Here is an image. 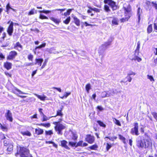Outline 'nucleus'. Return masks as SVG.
Wrapping results in <instances>:
<instances>
[{
	"label": "nucleus",
	"mask_w": 157,
	"mask_h": 157,
	"mask_svg": "<svg viewBox=\"0 0 157 157\" xmlns=\"http://www.w3.org/2000/svg\"><path fill=\"white\" fill-rule=\"evenodd\" d=\"M73 19L74 20V23L76 25L78 26H79L80 25V21L75 16L73 17Z\"/></svg>",
	"instance_id": "obj_22"
},
{
	"label": "nucleus",
	"mask_w": 157,
	"mask_h": 157,
	"mask_svg": "<svg viewBox=\"0 0 157 157\" xmlns=\"http://www.w3.org/2000/svg\"><path fill=\"white\" fill-rule=\"evenodd\" d=\"M142 10L141 9L140 7H139L137 10V15L138 16V21L137 23L138 24L140 23V16L141 13H142Z\"/></svg>",
	"instance_id": "obj_12"
},
{
	"label": "nucleus",
	"mask_w": 157,
	"mask_h": 157,
	"mask_svg": "<svg viewBox=\"0 0 157 157\" xmlns=\"http://www.w3.org/2000/svg\"><path fill=\"white\" fill-rule=\"evenodd\" d=\"M8 147L7 149V150L10 152L11 151L13 150V145L11 144H10L8 146Z\"/></svg>",
	"instance_id": "obj_34"
},
{
	"label": "nucleus",
	"mask_w": 157,
	"mask_h": 157,
	"mask_svg": "<svg viewBox=\"0 0 157 157\" xmlns=\"http://www.w3.org/2000/svg\"><path fill=\"white\" fill-rule=\"evenodd\" d=\"M19 154L21 157H33L28 149L24 147H20Z\"/></svg>",
	"instance_id": "obj_4"
},
{
	"label": "nucleus",
	"mask_w": 157,
	"mask_h": 157,
	"mask_svg": "<svg viewBox=\"0 0 157 157\" xmlns=\"http://www.w3.org/2000/svg\"><path fill=\"white\" fill-rule=\"evenodd\" d=\"M105 10L107 12H110L111 10L109 9V6L107 5H105L104 6Z\"/></svg>",
	"instance_id": "obj_40"
},
{
	"label": "nucleus",
	"mask_w": 157,
	"mask_h": 157,
	"mask_svg": "<svg viewBox=\"0 0 157 157\" xmlns=\"http://www.w3.org/2000/svg\"><path fill=\"white\" fill-rule=\"evenodd\" d=\"M140 41H138L137 42V46L136 48V51L138 52V51H139V49H140Z\"/></svg>",
	"instance_id": "obj_49"
},
{
	"label": "nucleus",
	"mask_w": 157,
	"mask_h": 157,
	"mask_svg": "<svg viewBox=\"0 0 157 157\" xmlns=\"http://www.w3.org/2000/svg\"><path fill=\"white\" fill-rule=\"evenodd\" d=\"M152 115L154 117L157 121V113L155 112H153L151 113Z\"/></svg>",
	"instance_id": "obj_55"
},
{
	"label": "nucleus",
	"mask_w": 157,
	"mask_h": 157,
	"mask_svg": "<svg viewBox=\"0 0 157 157\" xmlns=\"http://www.w3.org/2000/svg\"><path fill=\"white\" fill-rule=\"evenodd\" d=\"M39 125L45 127L46 128H49L51 124L50 123H41L39 124Z\"/></svg>",
	"instance_id": "obj_32"
},
{
	"label": "nucleus",
	"mask_w": 157,
	"mask_h": 157,
	"mask_svg": "<svg viewBox=\"0 0 157 157\" xmlns=\"http://www.w3.org/2000/svg\"><path fill=\"white\" fill-rule=\"evenodd\" d=\"M68 143L65 140H63L60 141L61 146L67 150H70V148L67 146Z\"/></svg>",
	"instance_id": "obj_11"
},
{
	"label": "nucleus",
	"mask_w": 157,
	"mask_h": 157,
	"mask_svg": "<svg viewBox=\"0 0 157 157\" xmlns=\"http://www.w3.org/2000/svg\"><path fill=\"white\" fill-rule=\"evenodd\" d=\"M133 125L134 127L131 129L130 132L132 135L138 136L140 134L138 130V124L137 122L135 123Z\"/></svg>",
	"instance_id": "obj_6"
},
{
	"label": "nucleus",
	"mask_w": 157,
	"mask_h": 157,
	"mask_svg": "<svg viewBox=\"0 0 157 157\" xmlns=\"http://www.w3.org/2000/svg\"><path fill=\"white\" fill-rule=\"evenodd\" d=\"M152 26L151 25H149L147 29V33H151L152 32Z\"/></svg>",
	"instance_id": "obj_51"
},
{
	"label": "nucleus",
	"mask_w": 157,
	"mask_h": 157,
	"mask_svg": "<svg viewBox=\"0 0 157 157\" xmlns=\"http://www.w3.org/2000/svg\"><path fill=\"white\" fill-rule=\"evenodd\" d=\"M98 146L96 144H95L90 146L88 147V148H90L91 150H95L98 148Z\"/></svg>",
	"instance_id": "obj_31"
},
{
	"label": "nucleus",
	"mask_w": 157,
	"mask_h": 157,
	"mask_svg": "<svg viewBox=\"0 0 157 157\" xmlns=\"http://www.w3.org/2000/svg\"><path fill=\"white\" fill-rule=\"evenodd\" d=\"M71 20V17H68L65 21H63V22L66 24H68L70 22Z\"/></svg>",
	"instance_id": "obj_42"
},
{
	"label": "nucleus",
	"mask_w": 157,
	"mask_h": 157,
	"mask_svg": "<svg viewBox=\"0 0 157 157\" xmlns=\"http://www.w3.org/2000/svg\"><path fill=\"white\" fill-rule=\"evenodd\" d=\"M46 45V44L45 43H44L40 45V46L36 47L35 48V50H36L37 49H40L44 47Z\"/></svg>",
	"instance_id": "obj_39"
},
{
	"label": "nucleus",
	"mask_w": 157,
	"mask_h": 157,
	"mask_svg": "<svg viewBox=\"0 0 157 157\" xmlns=\"http://www.w3.org/2000/svg\"><path fill=\"white\" fill-rule=\"evenodd\" d=\"M136 145L139 148H147L152 144L150 139H146L142 136H139L136 139Z\"/></svg>",
	"instance_id": "obj_1"
},
{
	"label": "nucleus",
	"mask_w": 157,
	"mask_h": 157,
	"mask_svg": "<svg viewBox=\"0 0 157 157\" xmlns=\"http://www.w3.org/2000/svg\"><path fill=\"white\" fill-rule=\"evenodd\" d=\"M39 18L41 19H48V18L47 17L41 14L40 15Z\"/></svg>",
	"instance_id": "obj_48"
},
{
	"label": "nucleus",
	"mask_w": 157,
	"mask_h": 157,
	"mask_svg": "<svg viewBox=\"0 0 157 157\" xmlns=\"http://www.w3.org/2000/svg\"><path fill=\"white\" fill-rule=\"evenodd\" d=\"M47 62V60H45L44 62V63L43 64V65H42V66H41V69H43L45 66L46 65Z\"/></svg>",
	"instance_id": "obj_61"
},
{
	"label": "nucleus",
	"mask_w": 157,
	"mask_h": 157,
	"mask_svg": "<svg viewBox=\"0 0 157 157\" xmlns=\"http://www.w3.org/2000/svg\"><path fill=\"white\" fill-rule=\"evenodd\" d=\"M119 138L120 140H122L123 142V143L124 144H126V142L125 141L126 139L125 137H123L121 135H119Z\"/></svg>",
	"instance_id": "obj_30"
},
{
	"label": "nucleus",
	"mask_w": 157,
	"mask_h": 157,
	"mask_svg": "<svg viewBox=\"0 0 157 157\" xmlns=\"http://www.w3.org/2000/svg\"><path fill=\"white\" fill-rule=\"evenodd\" d=\"M12 63L8 62H6L4 63V66L7 70H9L12 68Z\"/></svg>",
	"instance_id": "obj_13"
},
{
	"label": "nucleus",
	"mask_w": 157,
	"mask_h": 157,
	"mask_svg": "<svg viewBox=\"0 0 157 157\" xmlns=\"http://www.w3.org/2000/svg\"><path fill=\"white\" fill-rule=\"evenodd\" d=\"M63 108V106L62 107L60 108V109H59L57 111V114L55 116H53V117H56L57 116H60L61 117L63 116V114L62 112Z\"/></svg>",
	"instance_id": "obj_19"
},
{
	"label": "nucleus",
	"mask_w": 157,
	"mask_h": 157,
	"mask_svg": "<svg viewBox=\"0 0 157 157\" xmlns=\"http://www.w3.org/2000/svg\"><path fill=\"white\" fill-rule=\"evenodd\" d=\"M10 44V42L9 41H8L5 44H2L1 47H6L8 46Z\"/></svg>",
	"instance_id": "obj_58"
},
{
	"label": "nucleus",
	"mask_w": 157,
	"mask_h": 157,
	"mask_svg": "<svg viewBox=\"0 0 157 157\" xmlns=\"http://www.w3.org/2000/svg\"><path fill=\"white\" fill-rule=\"evenodd\" d=\"M4 146H7L8 145H9L10 143H9V141L8 140H5L4 141Z\"/></svg>",
	"instance_id": "obj_52"
},
{
	"label": "nucleus",
	"mask_w": 157,
	"mask_h": 157,
	"mask_svg": "<svg viewBox=\"0 0 157 157\" xmlns=\"http://www.w3.org/2000/svg\"><path fill=\"white\" fill-rule=\"evenodd\" d=\"M6 111V113L5 114V117L6 120L10 122H12L13 121V118L12 117V113L9 110H7Z\"/></svg>",
	"instance_id": "obj_8"
},
{
	"label": "nucleus",
	"mask_w": 157,
	"mask_h": 157,
	"mask_svg": "<svg viewBox=\"0 0 157 157\" xmlns=\"http://www.w3.org/2000/svg\"><path fill=\"white\" fill-rule=\"evenodd\" d=\"M33 55L30 54H29L28 56V58L29 60L31 61H33Z\"/></svg>",
	"instance_id": "obj_56"
},
{
	"label": "nucleus",
	"mask_w": 157,
	"mask_h": 157,
	"mask_svg": "<svg viewBox=\"0 0 157 157\" xmlns=\"http://www.w3.org/2000/svg\"><path fill=\"white\" fill-rule=\"evenodd\" d=\"M44 130L42 129H41L39 128L35 129V133L38 135H41L42 134Z\"/></svg>",
	"instance_id": "obj_17"
},
{
	"label": "nucleus",
	"mask_w": 157,
	"mask_h": 157,
	"mask_svg": "<svg viewBox=\"0 0 157 157\" xmlns=\"http://www.w3.org/2000/svg\"><path fill=\"white\" fill-rule=\"evenodd\" d=\"M107 47L104 44H102L99 47V51L100 53H101L104 52L106 49Z\"/></svg>",
	"instance_id": "obj_16"
},
{
	"label": "nucleus",
	"mask_w": 157,
	"mask_h": 157,
	"mask_svg": "<svg viewBox=\"0 0 157 157\" xmlns=\"http://www.w3.org/2000/svg\"><path fill=\"white\" fill-rule=\"evenodd\" d=\"M86 141L90 144H93L95 140L94 137L91 135H87L86 138Z\"/></svg>",
	"instance_id": "obj_9"
},
{
	"label": "nucleus",
	"mask_w": 157,
	"mask_h": 157,
	"mask_svg": "<svg viewBox=\"0 0 157 157\" xmlns=\"http://www.w3.org/2000/svg\"><path fill=\"white\" fill-rule=\"evenodd\" d=\"M71 11H72L71 9H68V10H67V11L66 12H65L64 13V15L65 16H67L68 15H69L70 14V13L71 12Z\"/></svg>",
	"instance_id": "obj_44"
},
{
	"label": "nucleus",
	"mask_w": 157,
	"mask_h": 157,
	"mask_svg": "<svg viewBox=\"0 0 157 157\" xmlns=\"http://www.w3.org/2000/svg\"><path fill=\"white\" fill-rule=\"evenodd\" d=\"M119 20L116 17H113V19L112 21V23L113 25H118V22Z\"/></svg>",
	"instance_id": "obj_23"
},
{
	"label": "nucleus",
	"mask_w": 157,
	"mask_h": 157,
	"mask_svg": "<svg viewBox=\"0 0 157 157\" xmlns=\"http://www.w3.org/2000/svg\"><path fill=\"white\" fill-rule=\"evenodd\" d=\"M135 74H136L134 72L132 71H131L129 73H128V74L127 75L130 76L132 75H135Z\"/></svg>",
	"instance_id": "obj_63"
},
{
	"label": "nucleus",
	"mask_w": 157,
	"mask_h": 157,
	"mask_svg": "<svg viewBox=\"0 0 157 157\" xmlns=\"http://www.w3.org/2000/svg\"><path fill=\"white\" fill-rule=\"evenodd\" d=\"M113 122L117 125L119 126H121V124L120 121L118 120L117 119L115 118H113Z\"/></svg>",
	"instance_id": "obj_27"
},
{
	"label": "nucleus",
	"mask_w": 157,
	"mask_h": 157,
	"mask_svg": "<svg viewBox=\"0 0 157 157\" xmlns=\"http://www.w3.org/2000/svg\"><path fill=\"white\" fill-rule=\"evenodd\" d=\"M97 123L100 125V126L103 127H105L106 125L102 122L101 121H97Z\"/></svg>",
	"instance_id": "obj_46"
},
{
	"label": "nucleus",
	"mask_w": 157,
	"mask_h": 157,
	"mask_svg": "<svg viewBox=\"0 0 157 157\" xmlns=\"http://www.w3.org/2000/svg\"><path fill=\"white\" fill-rule=\"evenodd\" d=\"M5 58V56L3 55L2 53L0 52V60H2Z\"/></svg>",
	"instance_id": "obj_59"
},
{
	"label": "nucleus",
	"mask_w": 157,
	"mask_h": 157,
	"mask_svg": "<svg viewBox=\"0 0 157 157\" xmlns=\"http://www.w3.org/2000/svg\"><path fill=\"white\" fill-rule=\"evenodd\" d=\"M17 55V53L16 52L12 51L10 52L9 55L7 57V59L8 60H13L15 58Z\"/></svg>",
	"instance_id": "obj_7"
},
{
	"label": "nucleus",
	"mask_w": 157,
	"mask_h": 157,
	"mask_svg": "<svg viewBox=\"0 0 157 157\" xmlns=\"http://www.w3.org/2000/svg\"><path fill=\"white\" fill-rule=\"evenodd\" d=\"M97 109L100 111H101L104 110V109L100 106H98L97 107Z\"/></svg>",
	"instance_id": "obj_64"
},
{
	"label": "nucleus",
	"mask_w": 157,
	"mask_h": 157,
	"mask_svg": "<svg viewBox=\"0 0 157 157\" xmlns=\"http://www.w3.org/2000/svg\"><path fill=\"white\" fill-rule=\"evenodd\" d=\"M147 78L149 79L151 81H154L153 78L152 76L147 75Z\"/></svg>",
	"instance_id": "obj_60"
},
{
	"label": "nucleus",
	"mask_w": 157,
	"mask_h": 157,
	"mask_svg": "<svg viewBox=\"0 0 157 157\" xmlns=\"http://www.w3.org/2000/svg\"><path fill=\"white\" fill-rule=\"evenodd\" d=\"M76 143L77 142L75 141V142L69 141L68 143V144L69 146H71V147H76Z\"/></svg>",
	"instance_id": "obj_33"
},
{
	"label": "nucleus",
	"mask_w": 157,
	"mask_h": 157,
	"mask_svg": "<svg viewBox=\"0 0 157 157\" xmlns=\"http://www.w3.org/2000/svg\"><path fill=\"white\" fill-rule=\"evenodd\" d=\"M152 6L155 8L156 10H157V3L156 1H153L151 2Z\"/></svg>",
	"instance_id": "obj_45"
},
{
	"label": "nucleus",
	"mask_w": 157,
	"mask_h": 157,
	"mask_svg": "<svg viewBox=\"0 0 157 157\" xmlns=\"http://www.w3.org/2000/svg\"><path fill=\"white\" fill-rule=\"evenodd\" d=\"M123 8L124 9L125 17L122 18L120 19L121 22H124L126 21H128L132 16V13L131 6L129 4H128L127 5L126 4H124Z\"/></svg>",
	"instance_id": "obj_2"
},
{
	"label": "nucleus",
	"mask_w": 157,
	"mask_h": 157,
	"mask_svg": "<svg viewBox=\"0 0 157 157\" xmlns=\"http://www.w3.org/2000/svg\"><path fill=\"white\" fill-rule=\"evenodd\" d=\"M71 94V92H70L69 93L65 92L64 94V96L65 98H67L69 95Z\"/></svg>",
	"instance_id": "obj_62"
},
{
	"label": "nucleus",
	"mask_w": 157,
	"mask_h": 157,
	"mask_svg": "<svg viewBox=\"0 0 157 157\" xmlns=\"http://www.w3.org/2000/svg\"><path fill=\"white\" fill-rule=\"evenodd\" d=\"M104 3L108 4L112 8L113 10H115L119 8L115 2L112 0H104Z\"/></svg>",
	"instance_id": "obj_5"
},
{
	"label": "nucleus",
	"mask_w": 157,
	"mask_h": 157,
	"mask_svg": "<svg viewBox=\"0 0 157 157\" xmlns=\"http://www.w3.org/2000/svg\"><path fill=\"white\" fill-rule=\"evenodd\" d=\"M112 147V144H111L107 143V146L106 147V149L107 151H108Z\"/></svg>",
	"instance_id": "obj_54"
},
{
	"label": "nucleus",
	"mask_w": 157,
	"mask_h": 157,
	"mask_svg": "<svg viewBox=\"0 0 157 157\" xmlns=\"http://www.w3.org/2000/svg\"><path fill=\"white\" fill-rule=\"evenodd\" d=\"M65 10V9H57L55 10H44V11H43V13H45V14H48L49 13H50L51 12H53L54 11H64Z\"/></svg>",
	"instance_id": "obj_14"
},
{
	"label": "nucleus",
	"mask_w": 157,
	"mask_h": 157,
	"mask_svg": "<svg viewBox=\"0 0 157 157\" xmlns=\"http://www.w3.org/2000/svg\"><path fill=\"white\" fill-rule=\"evenodd\" d=\"M107 92L109 93V97L110 96H113L115 94V92L113 90H111Z\"/></svg>",
	"instance_id": "obj_41"
},
{
	"label": "nucleus",
	"mask_w": 157,
	"mask_h": 157,
	"mask_svg": "<svg viewBox=\"0 0 157 157\" xmlns=\"http://www.w3.org/2000/svg\"><path fill=\"white\" fill-rule=\"evenodd\" d=\"M124 79L125 81H128L129 82H131L132 80V78L128 75Z\"/></svg>",
	"instance_id": "obj_50"
},
{
	"label": "nucleus",
	"mask_w": 157,
	"mask_h": 157,
	"mask_svg": "<svg viewBox=\"0 0 157 157\" xmlns=\"http://www.w3.org/2000/svg\"><path fill=\"white\" fill-rule=\"evenodd\" d=\"M109 93L107 92L104 91L102 92L101 94V97L102 98H105V97H109Z\"/></svg>",
	"instance_id": "obj_29"
},
{
	"label": "nucleus",
	"mask_w": 157,
	"mask_h": 157,
	"mask_svg": "<svg viewBox=\"0 0 157 157\" xmlns=\"http://www.w3.org/2000/svg\"><path fill=\"white\" fill-rule=\"evenodd\" d=\"M21 133L23 136L25 135L29 136H31V133L28 131H26L25 132H21Z\"/></svg>",
	"instance_id": "obj_26"
},
{
	"label": "nucleus",
	"mask_w": 157,
	"mask_h": 157,
	"mask_svg": "<svg viewBox=\"0 0 157 157\" xmlns=\"http://www.w3.org/2000/svg\"><path fill=\"white\" fill-rule=\"evenodd\" d=\"M45 135H51L53 134V132L52 130L49 131H46L45 132Z\"/></svg>",
	"instance_id": "obj_38"
},
{
	"label": "nucleus",
	"mask_w": 157,
	"mask_h": 157,
	"mask_svg": "<svg viewBox=\"0 0 157 157\" xmlns=\"http://www.w3.org/2000/svg\"><path fill=\"white\" fill-rule=\"evenodd\" d=\"M17 47H18L21 48V49H22V46L21 45V44L19 42H17L16 43V45L15 46V48Z\"/></svg>",
	"instance_id": "obj_57"
},
{
	"label": "nucleus",
	"mask_w": 157,
	"mask_h": 157,
	"mask_svg": "<svg viewBox=\"0 0 157 157\" xmlns=\"http://www.w3.org/2000/svg\"><path fill=\"white\" fill-rule=\"evenodd\" d=\"M36 62L35 64H37L40 66H41L42 63L43 61V59L42 58H36L35 59Z\"/></svg>",
	"instance_id": "obj_18"
},
{
	"label": "nucleus",
	"mask_w": 157,
	"mask_h": 157,
	"mask_svg": "<svg viewBox=\"0 0 157 157\" xmlns=\"http://www.w3.org/2000/svg\"><path fill=\"white\" fill-rule=\"evenodd\" d=\"M0 127L4 131H7V128L6 125H3L1 124H0Z\"/></svg>",
	"instance_id": "obj_36"
},
{
	"label": "nucleus",
	"mask_w": 157,
	"mask_h": 157,
	"mask_svg": "<svg viewBox=\"0 0 157 157\" xmlns=\"http://www.w3.org/2000/svg\"><path fill=\"white\" fill-rule=\"evenodd\" d=\"M13 22L12 21H11L7 29V32L10 36H11L12 35V33L13 32Z\"/></svg>",
	"instance_id": "obj_10"
},
{
	"label": "nucleus",
	"mask_w": 157,
	"mask_h": 157,
	"mask_svg": "<svg viewBox=\"0 0 157 157\" xmlns=\"http://www.w3.org/2000/svg\"><path fill=\"white\" fill-rule=\"evenodd\" d=\"M130 59L132 60H137L138 62H140L141 61L142 59L141 58L139 57L138 56H134L133 58H130Z\"/></svg>",
	"instance_id": "obj_25"
},
{
	"label": "nucleus",
	"mask_w": 157,
	"mask_h": 157,
	"mask_svg": "<svg viewBox=\"0 0 157 157\" xmlns=\"http://www.w3.org/2000/svg\"><path fill=\"white\" fill-rule=\"evenodd\" d=\"M36 13L37 11L36 10H35L34 8L32 9L29 13L28 15H33L34 14V13Z\"/></svg>",
	"instance_id": "obj_35"
},
{
	"label": "nucleus",
	"mask_w": 157,
	"mask_h": 157,
	"mask_svg": "<svg viewBox=\"0 0 157 157\" xmlns=\"http://www.w3.org/2000/svg\"><path fill=\"white\" fill-rule=\"evenodd\" d=\"M49 19L56 24H59L60 22V20L59 18H56L53 17H49Z\"/></svg>",
	"instance_id": "obj_20"
},
{
	"label": "nucleus",
	"mask_w": 157,
	"mask_h": 157,
	"mask_svg": "<svg viewBox=\"0 0 157 157\" xmlns=\"http://www.w3.org/2000/svg\"><path fill=\"white\" fill-rule=\"evenodd\" d=\"M86 89L87 93H89V90L91 89V86L90 83L87 84L86 85Z\"/></svg>",
	"instance_id": "obj_37"
},
{
	"label": "nucleus",
	"mask_w": 157,
	"mask_h": 157,
	"mask_svg": "<svg viewBox=\"0 0 157 157\" xmlns=\"http://www.w3.org/2000/svg\"><path fill=\"white\" fill-rule=\"evenodd\" d=\"M53 124L56 125L54 127V128L57 134L62 135L63 134L62 131L65 128V126L60 123L59 122H54Z\"/></svg>",
	"instance_id": "obj_3"
},
{
	"label": "nucleus",
	"mask_w": 157,
	"mask_h": 157,
	"mask_svg": "<svg viewBox=\"0 0 157 157\" xmlns=\"http://www.w3.org/2000/svg\"><path fill=\"white\" fill-rule=\"evenodd\" d=\"M113 39L112 37H110L109 38L107 42H105L104 44L105 46L108 47V46L110 45L111 44V43L113 41Z\"/></svg>",
	"instance_id": "obj_21"
},
{
	"label": "nucleus",
	"mask_w": 157,
	"mask_h": 157,
	"mask_svg": "<svg viewBox=\"0 0 157 157\" xmlns=\"http://www.w3.org/2000/svg\"><path fill=\"white\" fill-rule=\"evenodd\" d=\"M43 119L42 120V121H47V120H49L51 118L53 117V116H52L50 117H47L44 114H43V115L42 116Z\"/></svg>",
	"instance_id": "obj_28"
},
{
	"label": "nucleus",
	"mask_w": 157,
	"mask_h": 157,
	"mask_svg": "<svg viewBox=\"0 0 157 157\" xmlns=\"http://www.w3.org/2000/svg\"><path fill=\"white\" fill-rule=\"evenodd\" d=\"M47 51L50 53L56 54L59 53L58 51H56L55 48L54 47L48 49Z\"/></svg>",
	"instance_id": "obj_15"
},
{
	"label": "nucleus",
	"mask_w": 157,
	"mask_h": 157,
	"mask_svg": "<svg viewBox=\"0 0 157 157\" xmlns=\"http://www.w3.org/2000/svg\"><path fill=\"white\" fill-rule=\"evenodd\" d=\"M12 8L11 7L10 3H8L6 6V12L7 13H9V10L10 9H11Z\"/></svg>",
	"instance_id": "obj_43"
},
{
	"label": "nucleus",
	"mask_w": 157,
	"mask_h": 157,
	"mask_svg": "<svg viewBox=\"0 0 157 157\" xmlns=\"http://www.w3.org/2000/svg\"><path fill=\"white\" fill-rule=\"evenodd\" d=\"M83 141H80L78 143H76V147H77L78 146H82Z\"/></svg>",
	"instance_id": "obj_53"
},
{
	"label": "nucleus",
	"mask_w": 157,
	"mask_h": 157,
	"mask_svg": "<svg viewBox=\"0 0 157 157\" xmlns=\"http://www.w3.org/2000/svg\"><path fill=\"white\" fill-rule=\"evenodd\" d=\"M35 95L38 98L40 99L41 100L44 101L46 98H47L46 96H41L37 94H35Z\"/></svg>",
	"instance_id": "obj_24"
},
{
	"label": "nucleus",
	"mask_w": 157,
	"mask_h": 157,
	"mask_svg": "<svg viewBox=\"0 0 157 157\" xmlns=\"http://www.w3.org/2000/svg\"><path fill=\"white\" fill-rule=\"evenodd\" d=\"M72 139L74 140H77L78 138V136L76 133H74L72 132Z\"/></svg>",
	"instance_id": "obj_47"
}]
</instances>
